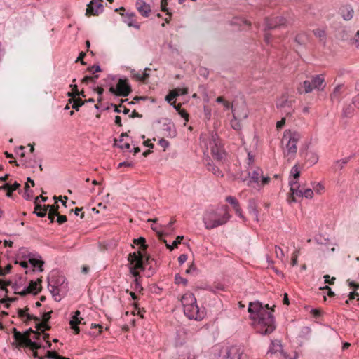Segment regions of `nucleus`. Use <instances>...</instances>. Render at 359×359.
<instances>
[{
    "mask_svg": "<svg viewBox=\"0 0 359 359\" xmlns=\"http://www.w3.org/2000/svg\"><path fill=\"white\" fill-rule=\"evenodd\" d=\"M271 311L266 310L259 302H250L248 306V312L252 316L253 323L257 332L266 335L273 332L276 328L274 317Z\"/></svg>",
    "mask_w": 359,
    "mask_h": 359,
    "instance_id": "nucleus-1",
    "label": "nucleus"
},
{
    "mask_svg": "<svg viewBox=\"0 0 359 359\" xmlns=\"http://www.w3.org/2000/svg\"><path fill=\"white\" fill-rule=\"evenodd\" d=\"M231 218L227 205H223L219 210H206L203 217V222L206 229H212L227 223Z\"/></svg>",
    "mask_w": 359,
    "mask_h": 359,
    "instance_id": "nucleus-2",
    "label": "nucleus"
},
{
    "mask_svg": "<svg viewBox=\"0 0 359 359\" xmlns=\"http://www.w3.org/2000/svg\"><path fill=\"white\" fill-rule=\"evenodd\" d=\"M128 260L130 265V272L134 277H140V273L137 270L143 271L147 266H149V269L151 270L153 269L154 266H156V260L149 255H147L145 259H144V256L140 250L137 252H134L130 253Z\"/></svg>",
    "mask_w": 359,
    "mask_h": 359,
    "instance_id": "nucleus-3",
    "label": "nucleus"
},
{
    "mask_svg": "<svg viewBox=\"0 0 359 359\" xmlns=\"http://www.w3.org/2000/svg\"><path fill=\"white\" fill-rule=\"evenodd\" d=\"M325 86L323 74H318L311 76L310 79L305 80L301 83L297 90L300 94L309 93L313 90H323Z\"/></svg>",
    "mask_w": 359,
    "mask_h": 359,
    "instance_id": "nucleus-4",
    "label": "nucleus"
},
{
    "mask_svg": "<svg viewBox=\"0 0 359 359\" xmlns=\"http://www.w3.org/2000/svg\"><path fill=\"white\" fill-rule=\"evenodd\" d=\"M301 137V135L297 132H287L284 133L283 140H287L286 144V150L285 154L289 158V159L293 158L297 153V144Z\"/></svg>",
    "mask_w": 359,
    "mask_h": 359,
    "instance_id": "nucleus-5",
    "label": "nucleus"
},
{
    "mask_svg": "<svg viewBox=\"0 0 359 359\" xmlns=\"http://www.w3.org/2000/svg\"><path fill=\"white\" fill-rule=\"evenodd\" d=\"M209 147L212 157L220 162H222L226 157V153L217 133H212L209 140Z\"/></svg>",
    "mask_w": 359,
    "mask_h": 359,
    "instance_id": "nucleus-6",
    "label": "nucleus"
},
{
    "mask_svg": "<svg viewBox=\"0 0 359 359\" xmlns=\"http://www.w3.org/2000/svg\"><path fill=\"white\" fill-rule=\"evenodd\" d=\"M290 196L287 198L289 203L296 202L297 197L304 196L306 198H312L313 196V191L311 189H306L303 191L299 189L300 185L297 181H290Z\"/></svg>",
    "mask_w": 359,
    "mask_h": 359,
    "instance_id": "nucleus-7",
    "label": "nucleus"
},
{
    "mask_svg": "<svg viewBox=\"0 0 359 359\" xmlns=\"http://www.w3.org/2000/svg\"><path fill=\"white\" fill-rule=\"evenodd\" d=\"M13 337L17 343V346L29 347L32 351H36L42 347L40 344L32 341L31 339L22 337L20 334V332L18 331L16 328H13Z\"/></svg>",
    "mask_w": 359,
    "mask_h": 359,
    "instance_id": "nucleus-8",
    "label": "nucleus"
},
{
    "mask_svg": "<svg viewBox=\"0 0 359 359\" xmlns=\"http://www.w3.org/2000/svg\"><path fill=\"white\" fill-rule=\"evenodd\" d=\"M109 92L116 96L126 97L132 92V88L127 79H119L116 87L111 86Z\"/></svg>",
    "mask_w": 359,
    "mask_h": 359,
    "instance_id": "nucleus-9",
    "label": "nucleus"
},
{
    "mask_svg": "<svg viewBox=\"0 0 359 359\" xmlns=\"http://www.w3.org/2000/svg\"><path fill=\"white\" fill-rule=\"evenodd\" d=\"M184 313L189 319L200 320L203 318V312L199 311L196 303L184 308Z\"/></svg>",
    "mask_w": 359,
    "mask_h": 359,
    "instance_id": "nucleus-10",
    "label": "nucleus"
},
{
    "mask_svg": "<svg viewBox=\"0 0 359 359\" xmlns=\"http://www.w3.org/2000/svg\"><path fill=\"white\" fill-rule=\"evenodd\" d=\"M222 359H245V355L241 347L232 346L226 350V355Z\"/></svg>",
    "mask_w": 359,
    "mask_h": 359,
    "instance_id": "nucleus-11",
    "label": "nucleus"
},
{
    "mask_svg": "<svg viewBox=\"0 0 359 359\" xmlns=\"http://www.w3.org/2000/svg\"><path fill=\"white\" fill-rule=\"evenodd\" d=\"M286 23L287 20L282 16H277L270 19L266 18L265 20L266 29H267L278 28L285 25Z\"/></svg>",
    "mask_w": 359,
    "mask_h": 359,
    "instance_id": "nucleus-12",
    "label": "nucleus"
},
{
    "mask_svg": "<svg viewBox=\"0 0 359 359\" xmlns=\"http://www.w3.org/2000/svg\"><path fill=\"white\" fill-rule=\"evenodd\" d=\"M278 353H279L284 359L288 358L287 353L283 351L281 341L280 340H273L271 341L267 355H273Z\"/></svg>",
    "mask_w": 359,
    "mask_h": 359,
    "instance_id": "nucleus-13",
    "label": "nucleus"
},
{
    "mask_svg": "<svg viewBox=\"0 0 359 359\" xmlns=\"http://www.w3.org/2000/svg\"><path fill=\"white\" fill-rule=\"evenodd\" d=\"M263 171L259 168H250L248 170V177L249 181L248 182V184L249 185L250 183H257L259 184V180L261 177H262Z\"/></svg>",
    "mask_w": 359,
    "mask_h": 359,
    "instance_id": "nucleus-14",
    "label": "nucleus"
},
{
    "mask_svg": "<svg viewBox=\"0 0 359 359\" xmlns=\"http://www.w3.org/2000/svg\"><path fill=\"white\" fill-rule=\"evenodd\" d=\"M48 285L60 288H65L67 286V283H65V278L59 274H52L48 278Z\"/></svg>",
    "mask_w": 359,
    "mask_h": 359,
    "instance_id": "nucleus-15",
    "label": "nucleus"
},
{
    "mask_svg": "<svg viewBox=\"0 0 359 359\" xmlns=\"http://www.w3.org/2000/svg\"><path fill=\"white\" fill-rule=\"evenodd\" d=\"M233 116L239 119H245L248 116V109L245 104L235 106L232 109Z\"/></svg>",
    "mask_w": 359,
    "mask_h": 359,
    "instance_id": "nucleus-16",
    "label": "nucleus"
},
{
    "mask_svg": "<svg viewBox=\"0 0 359 359\" xmlns=\"http://www.w3.org/2000/svg\"><path fill=\"white\" fill-rule=\"evenodd\" d=\"M135 5L137 10L143 17L147 18L149 15L151 13V7L149 4H147L143 0H137Z\"/></svg>",
    "mask_w": 359,
    "mask_h": 359,
    "instance_id": "nucleus-17",
    "label": "nucleus"
},
{
    "mask_svg": "<svg viewBox=\"0 0 359 359\" xmlns=\"http://www.w3.org/2000/svg\"><path fill=\"white\" fill-rule=\"evenodd\" d=\"M122 16H125L126 18L124 20V22L127 24L128 27H133L136 29H140V25L135 20V13H126V14L121 13Z\"/></svg>",
    "mask_w": 359,
    "mask_h": 359,
    "instance_id": "nucleus-18",
    "label": "nucleus"
},
{
    "mask_svg": "<svg viewBox=\"0 0 359 359\" xmlns=\"http://www.w3.org/2000/svg\"><path fill=\"white\" fill-rule=\"evenodd\" d=\"M163 135L167 137H174L176 135L175 125L171 123H165L162 126Z\"/></svg>",
    "mask_w": 359,
    "mask_h": 359,
    "instance_id": "nucleus-19",
    "label": "nucleus"
},
{
    "mask_svg": "<svg viewBox=\"0 0 359 359\" xmlns=\"http://www.w3.org/2000/svg\"><path fill=\"white\" fill-rule=\"evenodd\" d=\"M292 101L288 100L286 95H283L276 102V107L278 109L292 108Z\"/></svg>",
    "mask_w": 359,
    "mask_h": 359,
    "instance_id": "nucleus-20",
    "label": "nucleus"
},
{
    "mask_svg": "<svg viewBox=\"0 0 359 359\" xmlns=\"http://www.w3.org/2000/svg\"><path fill=\"white\" fill-rule=\"evenodd\" d=\"M39 197L35 198L34 200V213L36 214L39 217H44L47 214V209H45L44 205H41L39 203Z\"/></svg>",
    "mask_w": 359,
    "mask_h": 359,
    "instance_id": "nucleus-21",
    "label": "nucleus"
},
{
    "mask_svg": "<svg viewBox=\"0 0 359 359\" xmlns=\"http://www.w3.org/2000/svg\"><path fill=\"white\" fill-rule=\"evenodd\" d=\"M183 308L196 303V299L192 293L188 292L184 294L181 299Z\"/></svg>",
    "mask_w": 359,
    "mask_h": 359,
    "instance_id": "nucleus-22",
    "label": "nucleus"
},
{
    "mask_svg": "<svg viewBox=\"0 0 359 359\" xmlns=\"http://www.w3.org/2000/svg\"><path fill=\"white\" fill-rule=\"evenodd\" d=\"M341 13L344 20H350L353 18L354 11L350 6H345L341 9Z\"/></svg>",
    "mask_w": 359,
    "mask_h": 359,
    "instance_id": "nucleus-23",
    "label": "nucleus"
},
{
    "mask_svg": "<svg viewBox=\"0 0 359 359\" xmlns=\"http://www.w3.org/2000/svg\"><path fill=\"white\" fill-rule=\"evenodd\" d=\"M18 315L21 318L26 317V320H25V323L26 324H27L28 321H29L31 320H34L35 322H39L41 320V319L37 316L31 315L28 313H25V310L22 309H18Z\"/></svg>",
    "mask_w": 359,
    "mask_h": 359,
    "instance_id": "nucleus-24",
    "label": "nucleus"
},
{
    "mask_svg": "<svg viewBox=\"0 0 359 359\" xmlns=\"http://www.w3.org/2000/svg\"><path fill=\"white\" fill-rule=\"evenodd\" d=\"M313 33L316 37L318 38L320 43H322L323 45L325 44L327 35L325 29L318 28L314 29Z\"/></svg>",
    "mask_w": 359,
    "mask_h": 359,
    "instance_id": "nucleus-25",
    "label": "nucleus"
},
{
    "mask_svg": "<svg viewBox=\"0 0 359 359\" xmlns=\"http://www.w3.org/2000/svg\"><path fill=\"white\" fill-rule=\"evenodd\" d=\"M341 85H338L334 88L333 92L330 95V100L332 102L339 101L340 95L341 93Z\"/></svg>",
    "mask_w": 359,
    "mask_h": 359,
    "instance_id": "nucleus-26",
    "label": "nucleus"
},
{
    "mask_svg": "<svg viewBox=\"0 0 359 359\" xmlns=\"http://www.w3.org/2000/svg\"><path fill=\"white\" fill-rule=\"evenodd\" d=\"M38 282L40 283L41 282V279H38L37 281L32 280L29 283V286L27 287L29 293L36 294L41 290V287H38Z\"/></svg>",
    "mask_w": 359,
    "mask_h": 359,
    "instance_id": "nucleus-27",
    "label": "nucleus"
},
{
    "mask_svg": "<svg viewBox=\"0 0 359 359\" xmlns=\"http://www.w3.org/2000/svg\"><path fill=\"white\" fill-rule=\"evenodd\" d=\"M351 156L346 157L343 159L337 160L334 161L333 168L337 170H341L344 168V166L348 163L351 160Z\"/></svg>",
    "mask_w": 359,
    "mask_h": 359,
    "instance_id": "nucleus-28",
    "label": "nucleus"
},
{
    "mask_svg": "<svg viewBox=\"0 0 359 359\" xmlns=\"http://www.w3.org/2000/svg\"><path fill=\"white\" fill-rule=\"evenodd\" d=\"M69 359V358H65L61 355H59L56 351H48L46 354L40 357L39 359Z\"/></svg>",
    "mask_w": 359,
    "mask_h": 359,
    "instance_id": "nucleus-29",
    "label": "nucleus"
},
{
    "mask_svg": "<svg viewBox=\"0 0 359 359\" xmlns=\"http://www.w3.org/2000/svg\"><path fill=\"white\" fill-rule=\"evenodd\" d=\"M48 289L55 301L59 302L61 300L60 292L62 288L58 287H53V285H48Z\"/></svg>",
    "mask_w": 359,
    "mask_h": 359,
    "instance_id": "nucleus-30",
    "label": "nucleus"
},
{
    "mask_svg": "<svg viewBox=\"0 0 359 359\" xmlns=\"http://www.w3.org/2000/svg\"><path fill=\"white\" fill-rule=\"evenodd\" d=\"M94 1H90L88 4H87V8L86 10V15L87 16L90 15H99V11L95 10V8L93 6Z\"/></svg>",
    "mask_w": 359,
    "mask_h": 359,
    "instance_id": "nucleus-31",
    "label": "nucleus"
},
{
    "mask_svg": "<svg viewBox=\"0 0 359 359\" xmlns=\"http://www.w3.org/2000/svg\"><path fill=\"white\" fill-rule=\"evenodd\" d=\"M29 262L34 267H38L40 272L43 271V266L44 264V262L42 260L36 259L35 258H29Z\"/></svg>",
    "mask_w": 359,
    "mask_h": 359,
    "instance_id": "nucleus-32",
    "label": "nucleus"
},
{
    "mask_svg": "<svg viewBox=\"0 0 359 359\" xmlns=\"http://www.w3.org/2000/svg\"><path fill=\"white\" fill-rule=\"evenodd\" d=\"M184 237L182 236H178L176 239L173 241L172 245H169L167 243L166 240L163 239V242L165 243L166 247L170 249V250H172L175 248H177V245L181 243L182 241L183 240Z\"/></svg>",
    "mask_w": 359,
    "mask_h": 359,
    "instance_id": "nucleus-33",
    "label": "nucleus"
},
{
    "mask_svg": "<svg viewBox=\"0 0 359 359\" xmlns=\"http://www.w3.org/2000/svg\"><path fill=\"white\" fill-rule=\"evenodd\" d=\"M73 102L72 107L76 111H79V108L84 104V102L79 97L76 99H69V103Z\"/></svg>",
    "mask_w": 359,
    "mask_h": 359,
    "instance_id": "nucleus-34",
    "label": "nucleus"
},
{
    "mask_svg": "<svg viewBox=\"0 0 359 359\" xmlns=\"http://www.w3.org/2000/svg\"><path fill=\"white\" fill-rule=\"evenodd\" d=\"M306 161L311 165L316 164L318 161V156L315 152H309L306 154Z\"/></svg>",
    "mask_w": 359,
    "mask_h": 359,
    "instance_id": "nucleus-35",
    "label": "nucleus"
},
{
    "mask_svg": "<svg viewBox=\"0 0 359 359\" xmlns=\"http://www.w3.org/2000/svg\"><path fill=\"white\" fill-rule=\"evenodd\" d=\"M207 168L209 171H211L217 177H222L223 174L222 171L215 165H212L210 163L207 164Z\"/></svg>",
    "mask_w": 359,
    "mask_h": 359,
    "instance_id": "nucleus-36",
    "label": "nucleus"
},
{
    "mask_svg": "<svg viewBox=\"0 0 359 359\" xmlns=\"http://www.w3.org/2000/svg\"><path fill=\"white\" fill-rule=\"evenodd\" d=\"M180 95V93L177 92V90L174 89L169 92V93L165 96V100L171 104L172 101Z\"/></svg>",
    "mask_w": 359,
    "mask_h": 359,
    "instance_id": "nucleus-37",
    "label": "nucleus"
},
{
    "mask_svg": "<svg viewBox=\"0 0 359 359\" xmlns=\"http://www.w3.org/2000/svg\"><path fill=\"white\" fill-rule=\"evenodd\" d=\"M36 323L35 327L41 332H44L45 330H49L51 328L46 323H40V321Z\"/></svg>",
    "mask_w": 359,
    "mask_h": 359,
    "instance_id": "nucleus-38",
    "label": "nucleus"
},
{
    "mask_svg": "<svg viewBox=\"0 0 359 359\" xmlns=\"http://www.w3.org/2000/svg\"><path fill=\"white\" fill-rule=\"evenodd\" d=\"M307 41V36L304 33L299 34L295 37V41L299 45H304Z\"/></svg>",
    "mask_w": 359,
    "mask_h": 359,
    "instance_id": "nucleus-39",
    "label": "nucleus"
},
{
    "mask_svg": "<svg viewBox=\"0 0 359 359\" xmlns=\"http://www.w3.org/2000/svg\"><path fill=\"white\" fill-rule=\"evenodd\" d=\"M45 209H47V211L48 210V212H53L55 213V215H58V208L59 205L57 204V202H55V205H44Z\"/></svg>",
    "mask_w": 359,
    "mask_h": 359,
    "instance_id": "nucleus-40",
    "label": "nucleus"
},
{
    "mask_svg": "<svg viewBox=\"0 0 359 359\" xmlns=\"http://www.w3.org/2000/svg\"><path fill=\"white\" fill-rule=\"evenodd\" d=\"M242 119H239L238 118H234L231 121V126L233 129L236 130H239L241 129V125L240 121Z\"/></svg>",
    "mask_w": 359,
    "mask_h": 359,
    "instance_id": "nucleus-41",
    "label": "nucleus"
},
{
    "mask_svg": "<svg viewBox=\"0 0 359 359\" xmlns=\"http://www.w3.org/2000/svg\"><path fill=\"white\" fill-rule=\"evenodd\" d=\"M81 323H82V322L81 320H70L69 324L71 325V328L74 330L76 334H78L79 333L80 329L78 327V325L81 324Z\"/></svg>",
    "mask_w": 359,
    "mask_h": 359,
    "instance_id": "nucleus-42",
    "label": "nucleus"
},
{
    "mask_svg": "<svg viewBox=\"0 0 359 359\" xmlns=\"http://www.w3.org/2000/svg\"><path fill=\"white\" fill-rule=\"evenodd\" d=\"M133 243L137 245H141V248H142L143 250H146L148 247V245L145 244L146 240L143 237L134 239Z\"/></svg>",
    "mask_w": 359,
    "mask_h": 359,
    "instance_id": "nucleus-43",
    "label": "nucleus"
},
{
    "mask_svg": "<svg viewBox=\"0 0 359 359\" xmlns=\"http://www.w3.org/2000/svg\"><path fill=\"white\" fill-rule=\"evenodd\" d=\"M226 201L233 205V208L239 207V203L238 200L231 196H229L226 198Z\"/></svg>",
    "mask_w": 359,
    "mask_h": 359,
    "instance_id": "nucleus-44",
    "label": "nucleus"
},
{
    "mask_svg": "<svg viewBox=\"0 0 359 359\" xmlns=\"http://www.w3.org/2000/svg\"><path fill=\"white\" fill-rule=\"evenodd\" d=\"M355 89L358 91L357 95H355L353 99V105L359 109V81L355 84Z\"/></svg>",
    "mask_w": 359,
    "mask_h": 359,
    "instance_id": "nucleus-45",
    "label": "nucleus"
},
{
    "mask_svg": "<svg viewBox=\"0 0 359 359\" xmlns=\"http://www.w3.org/2000/svg\"><path fill=\"white\" fill-rule=\"evenodd\" d=\"M290 175L293 176L294 180H297L300 176V171L299 170V168L297 165L292 167Z\"/></svg>",
    "mask_w": 359,
    "mask_h": 359,
    "instance_id": "nucleus-46",
    "label": "nucleus"
},
{
    "mask_svg": "<svg viewBox=\"0 0 359 359\" xmlns=\"http://www.w3.org/2000/svg\"><path fill=\"white\" fill-rule=\"evenodd\" d=\"M175 282L176 284H183L186 285L187 284V280L182 278L180 274H176L175 277Z\"/></svg>",
    "mask_w": 359,
    "mask_h": 359,
    "instance_id": "nucleus-47",
    "label": "nucleus"
},
{
    "mask_svg": "<svg viewBox=\"0 0 359 359\" xmlns=\"http://www.w3.org/2000/svg\"><path fill=\"white\" fill-rule=\"evenodd\" d=\"M351 41L352 45H354L357 48H359V31L356 32Z\"/></svg>",
    "mask_w": 359,
    "mask_h": 359,
    "instance_id": "nucleus-48",
    "label": "nucleus"
},
{
    "mask_svg": "<svg viewBox=\"0 0 359 359\" xmlns=\"http://www.w3.org/2000/svg\"><path fill=\"white\" fill-rule=\"evenodd\" d=\"M275 253L276 255L277 258L282 259L284 257V252L280 247L276 245L275 246Z\"/></svg>",
    "mask_w": 359,
    "mask_h": 359,
    "instance_id": "nucleus-49",
    "label": "nucleus"
},
{
    "mask_svg": "<svg viewBox=\"0 0 359 359\" xmlns=\"http://www.w3.org/2000/svg\"><path fill=\"white\" fill-rule=\"evenodd\" d=\"M168 0H161V7L163 12H166L167 15H170L167 8Z\"/></svg>",
    "mask_w": 359,
    "mask_h": 359,
    "instance_id": "nucleus-50",
    "label": "nucleus"
},
{
    "mask_svg": "<svg viewBox=\"0 0 359 359\" xmlns=\"http://www.w3.org/2000/svg\"><path fill=\"white\" fill-rule=\"evenodd\" d=\"M149 70H150L149 68H145L144 69V73L142 74L141 77H140V81H145L147 79H149V74L147 72L149 71Z\"/></svg>",
    "mask_w": 359,
    "mask_h": 359,
    "instance_id": "nucleus-51",
    "label": "nucleus"
},
{
    "mask_svg": "<svg viewBox=\"0 0 359 359\" xmlns=\"http://www.w3.org/2000/svg\"><path fill=\"white\" fill-rule=\"evenodd\" d=\"M90 328H99L98 332L97 334L90 332V334H91V335H98L102 331V327L99 324L92 323L90 325Z\"/></svg>",
    "mask_w": 359,
    "mask_h": 359,
    "instance_id": "nucleus-52",
    "label": "nucleus"
},
{
    "mask_svg": "<svg viewBox=\"0 0 359 359\" xmlns=\"http://www.w3.org/2000/svg\"><path fill=\"white\" fill-rule=\"evenodd\" d=\"M57 216V222L59 224H62L65 223V222H67V217L65 215H61L58 213V215Z\"/></svg>",
    "mask_w": 359,
    "mask_h": 359,
    "instance_id": "nucleus-53",
    "label": "nucleus"
},
{
    "mask_svg": "<svg viewBox=\"0 0 359 359\" xmlns=\"http://www.w3.org/2000/svg\"><path fill=\"white\" fill-rule=\"evenodd\" d=\"M52 311H49V312H46L43 313V316H42V319H43V322L42 323H47L50 318H51V313H52Z\"/></svg>",
    "mask_w": 359,
    "mask_h": 359,
    "instance_id": "nucleus-54",
    "label": "nucleus"
},
{
    "mask_svg": "<svg viewBox=\"0 0 359 359\" xmlns=\"http://www.w3.org/2000/svg\"><path fill=\"white\" fill-rule=\"evenodd\" d=\"M313 189L318 194H320L321 191L324 189V187L320 183H318L313 187Z\"/></svg>",
    "mask_w": 359,
    "mask_h": 359,
    "instance_id": "nucleus-55",
    "label": "nucleus"
},
{
    "mask_svg": "<svg viewBox=\"0 0 359 359\" xmlns=\"http://www.w3.org/2000/svg\"><path fill=\"white\" fill-rule=\"evenodd\" d=\"M324 280L325 283H329L330 285H333L335 280V278L332 277L330 280L329 275H325L324 276Z\"/></svg>",
    "mask_w": 359,
    "mask_h": 359,
    "instance_id": "nucleus-56",
    "label": "nucleus"
},
{
    "mask_svg": "<svg viewBox=\"0 0 359 359\" xmlns=\"http://www.w3.org/2000/svg\"><path fill=\"white\" fill-rule=\"evenodd\" d=\"M88 70L90 72H93V73L100 72H101V68L99 65H93L90 67H88Z\"/></svg>",
    "mask_w": 359,
    "mask_h": 359,
    "instance_id": "nucleus-57",
    "label": "nucleus"
},
{
    "mask_svg": "<svg viewBox=\"0 0 359 359\" xmlns=\"http://www.w3.org/2000/svg\"><path fill=\"white\" fill-rule=\"evenodd\" d=\"M86 53L84 52H81L77 57L76 62H81L82 65H86V62L83 61V57H85Z\"/></svg>",
    "mask_w": 359,
    "mask_h": 359,
    "instance_id": "nucleus-58",
    "label": "nucleus"
},
{
    "mask_svg": "<svg viewBox=\"0 0 359 359\" xmlns=\"http://www.w3.org/2000/svg\"><path fill=\"white\" fill-rule=\"evenodd\" d=\"M34 330H33L32 328H29L28 329L26 332H25L24 333H22L20 332V334L22 336V337H26L27 339H30V334L31 333H33L34 334Z\"/></svg>",
    "mask_w": 359,
    "mask_h": 359,
    "instance_id": "nucleus-59",
    "label": "nucleus"
},
{
    "mask_svg": "<svg viewBox=\"0 0 359 359\" xmlns=\"http://www.w3.org/2000/svg\"><path fill=\"white\" fill-rule=\"evenodd\" d=\"M159 144L164 148V150L169 146V142L163 138L159 140Z\"/></svg>",
    "mask_w": 359,
    "mask_h": 359,
    "instance_id": "nucleus-60",
    "label": "nucleus"
},
{
    "mask_svg": "<svg viewBox=\"0 0 359 359\" xmlns=\"http://www.w3.org/2000/svg\"><path fill=\"white\" fill-rule=\"evenodd\" d=\"M27 253V250L25 248H21L19 250L18 256L22 257V258L26 257Z\"/></svg>",
    "mask_w": 359,
    "mask_h": 359,
    "instance_id": "nucleus-61",
    "label": "nucleus"
},
{
    "mask_svg": "<svg viewBox=\"0 0 359 359\" xmlns=\"http://www.w3.org/2000/svg\"><path fill=\"white\" fill-rule=\"evenodd\" d=\"M187 255L185 254H182L178 257V262L181 265L183 264L187 261Z\"/></svg>",
    "mask_w": 359,
    "mask_h": 359,
    "instance_id": "nucleus-62",
    "label": "nucleus"
},
{
    "mask_svg": "<svg viewBox=\"0 0 359 359\" xmlns=\"http://www.w3.org/2000/svg\"><path fill=\"white\" fill-rule=\"evenodd\" d=\"M178 114L182 118H184L186 121H187L189 120V114H188V113L184 109H182L181 111H180V112Z\"/></svg>",
    "mask_w": 359,
    "mask_h": 359,
    "instance_id": "nucleus-63",
    "label": "nucleus"
},
{
    "mask_svg": "<svg viewBox=\"0 0 359 359\" xmlns=\"http://www.w3.org/2000/svg\"><path fill=\"white\" fill-rule=\"evenodd\" d=\"M259 181L261 182L262 185L267 184L270 182V177H261Z\"/></svg>",
    "mask_w": 359,
    "mask_h": 359,
    "instance_id": "nucleus-64",
    "label": "nucleus"
}]
</instances>
